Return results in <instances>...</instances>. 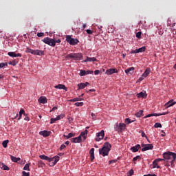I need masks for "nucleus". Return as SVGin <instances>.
I'll return each instance as SVG.
<instances>
[{"instance_id":"obj_46","label":"nucleus","mask_w":176,"mask_h":176,"mask_svg":"<svg viewBox=\"0 0 176 176\" xmlns=\"http://www.w3.org/2000/svg\"><path fill=\"white\" fill-rule=\"evenodd\" d=\"M58 120H60L56 119V118H51V124L55 123Z\"/></svg>"},{"instance_id":"obj_22","label":"nucleus","mask_w":176,"mask_h":176,"mask_svg":"<svg viewBox=\"0 0 176 176\" xmlns=\"http://www.w3.org/2000/svg\"><path fill=\"white\" fill-rule=\"evenodd\" d=\"M141 148V146H140V144H136L135 146H133L131 148V151L136 153L139 151V149Z\"/></svg>"},{"instance_id":"obj_21","label":"nucleus","mask_w":176,"mask_h":176,"mask_svg":"<svg viewBox=\"0 0 176 176\" xmlns=\"http://www.w3.org/2000/svg\"><path fill=\"white\" fill-rule=\"evenodd\" d=\"M96 58L95 57H91V58L87 57L86 60H83L81 62L83 63L87 62H96Z\"/></svg>"},{"instance_id":"obj_47","label":"nucleus","mask_w":176,"mask_h":176,"mask_svg":"<svg viewBox=\"0 0 176 176\" xmlns=\"http://www.w3.org/2000/svg\"><path fill=\"white\" fill-rule=\"evenodd\" d=\"M22 176H30V173L22 171Z\"/></svg>"},{"instance_id":"obj_33","label":"nucleus","mask_w":176,"mask_h":176,"mask_svg":"<svg viewBox=\"0 0 176 176\" xmlns=\"http://www.w3.org/2000/svg\"><path fill=\"white\" fill-rule=\"evenodd\" d=\"M132 122H134V120H132L130 118L124 119V123H126V124H131Z\"/></svg>"},{"instance_id":"obj_24","label":"nucleus","mask_w":176,"mask_h":176,"mask_svg":"<svg viewBox=\"0 0 176 176\" xmlns=\"http://www.w3.org/2000/svg\"><path fill=\"white\" fill-rule=\"evenodd\" d=\"M23 115L25 116H27V114L25 113V110L21 109V110H20V111L19 112V118H18V120H20V119H21V116H22Z\"/></svg>"},{"instance_id":"obj_58","label":"nucleus","mask_w":176,"mask_h":176,"mask_svg":"<svg viewBox=\"0 0 176 176\" xmlns=\"http://www.w3.org/2000/svg\"><path fill=\"white\" fill-rule=\"evenodd\" d=\"M133 173L134 171L132 169L128 172V173L129 174V176H132Z\"/></svg>"},{"instance_id":"obj_52","label":"nucleus","mask_w":176,"mask_h":176,"mask_svg":"<svg viewBox=\"0 0 176 176\" xmlns=\"http://www.w3.org/2000/svg\"><path fill=\"white\" fill-rule=\"evenodd\" d=\"M66 148V145L61 144V146H60V151H63V149H65Z\"/></svg>"},{"instance_id":"obj_12","label":"nucleus","mask_w":176,"mask_h":176,"mask_svg":"<svg viewBox=\"0 0 176 176\" xmlns=\"http://www.w3.org/2000/svg\"><path fill=\"white\" fill-rule=\"evenodd\" d=\"M118 73V69H108L107 70H106V74H107V76H111L113 74H116Z\"/></svg>"},{"instance_id":"obj_54","label":"nucleus","mask_w":176,"mask_h":176,"mask_svg":"<svg viewBox=\"0 0 176 176\" xmlns=\"http://www.w3.org/2000/svg\"><path fill=\"white\" fill-rule=\"evenodd\" d=\"M140 157L139 155L136 156L135 157L133 158V162H135L137 161L138 160H139Z\"/></svg>"},{"instance_id":"obj_40","label":"nucleus","mask_w":176,"mask_h":176,"mask_svg":"<svg viewBox=\"0 0 176 176\" xmlns=\"http://www.w3.org/2000/svg\"><path fill=\"white\" fill-rule=\"evenodd\" d=\"M34 52H35V50H32L31 48H27L26 49V52L28 53V54H32Z\"/></svg>"},{"instance_id":"obj_55","label":"nucleus","mask_w":176,"mask_h":176,"mask_svg":"<svg viewBox=\"0 0 176 176\" xmlns=\"http://www.w3.org/2000/svg\"><path fill=\"white\" fill-rule=\"evenodd\" d=\"M36 35L38 36V38L43 37V32L38 33Z\"/></svg>"},{"instance_id":"obj_37","label":"nucleus","mask_w":176,"mask_h":176,"mask_svg":"<svg viewBox=\"0 0 176 176\" xmlns=\"http://www.w3.org/2000/svg\"><path fill=\"white\" fill-rule=\"evenodd\" d=\"M17 63H18L16 61H15V60L8 62V65H12V66H15V65H16Z\"/></svg>"},{"instance_id":"obj_35","label":"nucleus","mask_w":176,"mask_h":176,"mask_svg":"<svg viewBox=\"0 0 176 176\" xmlns=\"http://www.w3.org/2000/svg\"><path fill=\"white\" fill-rule=\"evenodd\" d=\"M45 166V163L43 161L38 160V168H43Z\"/></svg>"},{"instance_id":"obj_14","label":"nucleus","mask_w":176,"mask_h":176,"mask_svg":"<svg viewBox=\"0 0 176 176\" xmlns=\"http://www.w3.org/2000/svg\"><path fill=\"white\" fill-rule=\"evenodd\" d=\"M72 143L77 144V143H81L82 142V138L80 137H76L74 138L71 140Z\"/></svg>"},{"instance_id":"obj_60","label":"nucleus","mask_w":176,"mask_h":176,"mask_svg":"<svg viewBox=\"0 0 176 176\" xmlns=\"http://www.w3.org/2000/svg\"><path fill=\"white\" fill-rule=\"evenodd\" d=\"M100 71L99 70H95L94 71V75H99Z\"/></svg>"},{"instance_id":"obj_1","label":"nucleus","mask_w":176,"mask_h":176,"mask_svg":"<svg viewBox=\"0 0 176 176\" xmlns=\"http://www.w3.org/2000/svg\"><path fill=\"white\" fill-rule=\"evenodd\" d=\"M38 157L43 160H46L51 162V164H50V166L51 167L56 166V163L59 162V159H60L59 156H54L52 158H50L47 155H40L38 156Z\"/></svg>"},{"instance_id":"obj_16","label":"nucleus","mask_w":176,"mask_h":176,"mask_svg":"<svg viewBox=\"0 0 176 176\" xmlns=\"http://www.w3.org/2000/svg\"><path fill=\"white\" fill-rule=\"evenodd\" d=\"M8 55L10 57H15V58H16V57H21V56H22L21 54H20V53L16 54V53L14 52H8Z\"/></svg>"},{"instance_id":"obj_34","label":"nucleus","mask_w":176,"mask_h":176,"mask_svg":"<svg viewBox=\"0 0 176 176\" xmlns=\"http://www.w3.org/2000/svg\"><path fill=\"white\" fill-rule=\"evenodd\" d=\"M175 104H176V102H173V100L167 102L168 107H173Z\"/></svg>"},{"instance_id":"obj_43","label":"nucleus","mask_w":176,"mask_h":176,"mask_svg":"<svg viewBox=\"0 0 176 176\" xmlns=\"http://www.w3.org/2000/svg\"><path fill=\"white\" fill-rule=\"evenodd\" d=\"M139 133H141V136H142V138H146V139H148L147 136L143 131H140Z\"/></svg>"},{"instance_id":"obj_44","label":"nucleus","mask_w":176,"mask_h":176,"mask_svg":"<svg viewBox=\"0 0 176 176\" xmlns=\"http://www.w3.org/2000/svg\"><path fill=\"white\" fill-rule=\"evenodd\" d=\"M162 125H161V124L159 122L155 123V124H154V128H162Z\"/></svg>"},{"instance_id":"obj_5","label":"nucleus","mask_w":176,"mask_h":176,"mask_svg":"<svg viewBox=\"0 0 176 176\" xmlns=\"http://www.w3.org/2000/svg\"><path fill=\"white\" fill-rule=\"evenodd\" d=\"M66 41L72 46H75L79 43V40L77 38H73L69 35L66 36Z\"/></svg>"},{"instance_id":"obj_2","label":"nucleus","mask_w":176,"mask_h":176,"mask_svg":"<svg viewBox=\"0 0 176 176\" xmlns=\"http://www.w3.org/2000/svg\"><path fill=\"white\" fill-rule=\"evenodd\" d=\"M111 147L112 146L111 145V144H109V142H105L103 144L102 148L99 149V154L102 155L103 157L108 155V153L111 151Z\"/></svg>"},{"instance_id":"obj_7","label":"nucleus","mask_w":176,"mask_h":176,"mask_svg":"<svg viewBox=\"0 0 176 176\" xmlns=\"http://www.w3.org/2000/svg\"><path fill=\"white\" fill-rule=\"evenodd\" d=\"M43 42L51 47L56 46V41H54V38H50L49 37H47V38H43Z\"/></svg>"},{"instance_id":"obj_49","label":"nucleus","mask_w":176,"mask_h":176,"mask_svg":"<svg viewBox=\"0 0 176 176\" xmlns=\"http://www.w3.org/2000/svg\"><path fill=\"white\" fill-rule=\"evenodd\" d=\"M65 117L63 115L58 116V117L55 118L54 119L61 120Z\"/></svg>"},{"instance_id":"obj_27","label":"nucleus","mask_w":176,"mask_h":176,"mask_svg":"<svg viewBox=\"0 0 176 176\" xmlns=\"http://www.w3.org/2000/svg\"><path fill=\"white\" fill-rule=\"evenodd\" d=\"M137 97L138 98H144L146 97V93L145 92H140L137 94Z\"/></svg>"},{"instance_id":"obj_53","label":"nucleus","mask_w":176,"mask_h":176,"mask_svg":"<svg viewBox=\"0 0 176 176\" xmlns=\"http://www.w3.org/2000/svg\"><path fill=\"white\" fill-rule=\"evenodd\" d=\"M153 114L151 113V114H148L147 116H144V117H143V118H151V117H153Z\"/></svg>"},{"instance_id":"obj_18","label":"nucleus","mask_w":176,"mask_h":176,"mask_svg":"<svg viewBox=\"0 0 176 176\" xmlns=\"http://www.w3.org/2000/svg\"><path fill=\"white\" fill-rule=\"evenodd\" d=\"M54 88L56 89H63L67 91V87H66V86L63 85V84H58L57 85H55Z\"/></svg>"},{"instance_id":"obj_8","label":"nucleus","mask_w":176,"mask_h":176,"mask_svg":"<svg viewBox=\"0 0 176 176\" xmlns=\"http://www.w3.org/2000/svg\"><path fill=\"white\" fill-rule=\"evenodd\" d=\"M104 130H102L100 133H96V139H95V141L96 142H100L101 141V140L104 139Z\"/></svg>"},{"instance_id":"obj_56","label":"nucleus","mask_w":176,"mask_h":176,"mask_svg":"<svg viewBox=\"0 0 176 176\" xmlns=\"http://www.w3.org/2000/svg\"><path fill=\"white\" fill-rule=\"evenodd\" d=\"M86 32H87V34H93V31H91V30H86Z\"/></svg>"},{"instance_id":"obj_13","label":"nucleus","mask_w":176,"mask_h":176,"mask_svg":"<svg viewBox=\"0 0 176 176\" xmlns=\"http://www.w3.org/2000/svg\"><path fill=\"white\" fill-rule=\"evenodd\" d=\"M38 134H40V135H43V137H44V138H47L51 135V132H50L48 131H41L38 132Z\"/></svg>"},{"instance_id":"obj_38","label":"nucleus","mask_w":176,"mask_h":176,"mask_svg":"<svg viewBox=\"0 0 176 176\" xmlns=\"http://www.w3.org/2000/svg\"><path fill=\"white\" fill-rule=\"evenodd\" d=\"M9 141L8 140H5L2 142V146L5 148H7V144H8Z\"/></svg>"},{"instance_id":"obj_3","label":"nucleus","mask_w":176,"mask_h":176,"mask_svg":"<svg viewBox=\"0 0 176 176\" xmlns=\"http://www.w3.org/2000/svg\"><path fill=\"white\" fill-rule=\"evenodd\" d=\"M162 156L164 157V158H165V160H172L171 162L172 164L174 163V162H175L176 160L175 153H173L170 151L164 152V154H162Z\"/></svg>"},{"instance_id":"obj_62","label":"nucleus","mask_w":176,"mask_h":176,"mask_svg":"<svg viewBox=\"0 0 176 176\" xmlns=\"http://www.w3.org/2000/svg\"><path fill=\"white\" fill-rule=\"evenodd\" d=\"M57 109H58V107H53V109H52L51 112L54 111H56Z\"/></svg>"},{"instance_id":"obj_31","label":"nucleus","mask_w":176,"mask_h":176,"mask_svg":"<svg viewBox=\"0 0 176 176\" xmlns=\"http://www.w3.org/2000/svg\"><path fill=\"white\" fill-rule=\"evenodd\" d=\"M143 113H144L143 110H140L139 112H136L135 113L136 118H141V116H142Z\"/></svg>"},{"instance_id":"obj_57","label":"nucleus","mask_w":176,"mask_h":176,"mask_svg":"<svg viewBox=\"0 0 176 176\" xmlns=\"http://www.w3.org/2000/svg\"><path fill=\"white\" fill-rule=\"evenodd\" d=\"M118 162V160H113L109 161V164H113V163H116Z\"/></svg>"},{"instance_id":"obj_6","label":"nucleus","mask_w":176,"mask_h":176,"mask_svg":"<svg viewBox=\"0 0 176 176\" xmlns=\"http://www.w3.org/2000/svg\"><path fill=\"white\" fill-rule=\"evenodd\" d=\"M126 129V124L124 123H116L114 126V130L118 133H122L124 130Z\"/></svg>"},{"instance_id":"obj_41","label":"nucleus","mask_w":176,"mask_h":176,"mask_svg":"<svg viewBox=\"0 0 176 176\" xmlns=\"http://www.w3.org/2000/svg\"><path fill=\"white\" fill-rule=\"evenodd\" d=\"M74 106L75 107H82L83 106V102H75Z\"/></svg>"},{"instance_id":"obj_10","label":"nucleus","mask_w":176,"mask_h":176,"mask_svg":"<svg viewBox=\"0 0 176 176\" xmlns=\"http://www.w3.org/2000/svg\"><path fill=\"white\" fill-rule=\"evenodd\" d=\"M30 54H33L34 56H45V51L39 50H35L34 52L32 53H30Z\"/></svg>"},{"instance_id":"obj_45","label":"nucleus","mask_w":176,"mask_h":176,"mask_svg":"<svg viewBox=\"0 0 176 176\" xmlns=\"http://www.w3.org/2000/svg\"><path fill=\"white\" fill-rule=\"evenodd\" d=\"M135 36L138 38V39L141 38V32H138V33L135 34Z\"/></svg>"},{"instance_id":"obj_20","label":"nucleus","mask_w":176,"mask_h":176,"mask_svg":"<svg viewBox=\"0 0 176 176\" xmlns=\"http://www.w3.org/2000/svg\"><path fill=\"white\" fill-rule=\"evenodd\" d=\"M151 74V69L149 67H147L144 72L142 74V77L143 78H147V76Z\"/></svg>"},{"instance_id":"obj_50","label":"nucleus","mask_w":176,"mask_h":176,"mask_svg":"<svg viewBox=\"0 0 176 176\" xmlns=\"http://www.w3.org/2000/svg\"><path fill=\"white\" fill-rule=\"evenodd\" d=\"M7 63H0V68H3L4 67H7Z\"/></svg>"},{"instance_id":"obj_59","label":"nucleus","mask_w":176,"mask_h":176,"mask_svg":"<svg viewBox=\"0 0 176 176\" xmlns=\"http://www.w3.org/2000/svg\"><path fill=\"white\" fill-rule=\"evenodd\" d=\"M140 52H137L135 50H131V54H139Z\"/></svg>"},{"instance_id":"obj_4","label":"nucleus","mask_w":176,"mask_h":176,"mask_svg":"<svg viewBox=\"0 0 176 176\" xmlns=\"http://www.w3.org/2000/svg\"><path fill=\"white\" fill-rule=\"evenodd\" d=\"M66 58L73 59L75 61H79L82 58V54L81 53H70L69 54H67Z\"/></svg>"},{"instance_id":"obj_36","label":"nucleus","mask_w":176,"mask_h":176,"mask_svg":"<svg viewBox=\"0 0 176 176\" xmlns=\"http://www.w3.org/2000/svg\"><path fill=\"white\" fill-rule=\"evenodd\" d=\"M162 161H168V159H165V158H164V159L159 158V159L155 160L154 162H153L158 163L159 162H162Z\"/></svg>"},{"instance_id":"obj_32","label":"nucleus","mask_w":176,"mask_h":176,"mask_svg":"<svg viewBox=\"0 0 176 176\" xmlns=\"http://www.w3.org/2000/svg\"><path fill=\"white\" fill-rule=\"evenodd\" d=\"M167 114H168L167 112H164L162 113H151V115H153V116H155V117L161 116H166Z\"/></svg>"},{"instance_id":"obj_11","label":"nucleus","mask_w":176,"mask_h":176,"mask_svg":"<svg viewBox=\"0 0 176 176\" xmlns=\"http://www.w3.org/2000/svg\"><path fill=\"white\" fill-rule=\"evenodd\" d=\"M93 74V71H89V70L86 71L85 69H81L80 71V76H85L87 75H89V74Z\"/></svg>"},{"instance_id":"obj_15","label":"nucleus","mask_w":176,"mask_h":176,"mask_svg":"<svg viewBox=\"0 0 176 176\" xmlns=\"http://www.w3.org/2000/svg\"><path fill=\"white\" fill-rule=\"evenodd\" d=\"M38 103H41V104H47V98L46 97L41 96V97L38 98Z\"/></svg>"},{"instance_id":"obj_51","label":"nucleus","mask_w":176,"mask_h":176,"mask_svg":"<svg viewBox=\"0 0 176 176\" xmlns=\"http://www.w3.org/2000/svg\"><path fill=\"white\" fill-rule=\"evenodd\" d=\"M12 116H13V119H16L18 117L19 114L13 113Z\"/></svg>"},{"instance_id":"obj_17","label":"nucleus","mask_w":176,"mask_h":176,"mask_svg":"<svg viewBox=\"0 0 176 176\" xmlns=\"http://www.w3.org/2000/svg\"><path fill=\"white\" fill-rule=\"evenodd\" d=\"M87 133H88V131L85 130V131L81 132V133H80V135H78V137H80V138H82L83 141H85L87 138Z\"/></svg>"},{"instance_id":"obj_9","label":"nucleus","mask_w":176,"mask_h":176,"mask_svg":"<svg viewBox=\"0 0 176 176\" xmlns=\"http://www.w3.org/2000/svg\"><path fill=\"white\" fill-rule=\"evenodd\" d=\"M141 146L143 147L142 149H141V151L144 152L148 150H152L153 146V144H141Z\"/></svg>"},{"instance_id":"obj_30","label":"nucleus","mask_w":176,"mask_h":176,"mask_svg":"<svg viewBox=\"0 0 176 176\" xmlns=\"http://www.w3.org/2000/svg\"><path fill=\"white\" fill-rule=\"evenodd\" d=\"M135 51H136L137 52H140V53L144 52L146 51V47H142L139 49H136Z\"/></svg>"},{"instance_id":"obj_39","label":"nucleus","mask_w":176,"mask_h":176,"mask_svg":"<svg viewBox=\"0 0 176 176\" xmlns=\"http://www.w3.org/2000/svg\"><path fill=\"white\" fill-rule=\"evenodd\" d=\"M160 168V166L157 165V162H153V168Z\"/></svg>"},{"instance_id":"obj_29","label":"nucleus","mask_w":176,"mask_h":176,"mask_svg":"<svg viewBox=\"0 0 176 176\" xmlns=\"http://www.w3.org/2000/svg\"><path fill=\"white\" fill-rule=\"evenodd\" d=\"M10 160H12V162H13L14 163H17L18 161H20V158H16L14 156L10 155Z\"/></svg>"},{"instance_id":"obj_28","label":"nucleus","mask_w":176,"mask_h":176,"mask_svg":"<svg viewBox=\"0 0 176 176\" xmlns=\"http://www.w3.org/2000/svg\"><path fill=\"white\" fill-rule=\"evenodd\" d=\"M89 154L91 155V161L94 160V148H91Z\"/></svg>"},{"instance_id":"obj_19","label":"nucleus","mask_w":176,"mask_h":176,"mask_svg":"<svg viewBox=\"0 0 176 176\" xmlns=\"http://www.w3.org/2000/svg\"><path fill=\"white\" fill-rule=\"evenodd\" d=\"M87 85H89V82H86V83H78V90H81L85 89V87H87Z\"/></svg>"},{"instance_id":"obj_42","label":"nucleus","mask_w":176,"mask_h":176,"mask_svg":"<svg viewBox=\"0 0 176 176\" xmlns=\"http://www.w3.org/2000/svg\"><path fill=\"white\" fill-rule=\"evenodd\" d=\"M30 164H26V165H25V167H23V170L30 171Z\"/></svg>"},{"instance_id":"obj_63","label":"nucleus","mask_w":176,"mask_h":176,"mask_svg":"<svg viewBox=\"0 0 176 176\" xmlns=\"http://www.w3.org/2000/svg\"><path fill=\"white\" fill-rule=\"evenodd\" d=\"M55 43H61V40L58 39L57 41L54 40Z\"/></svg>"},{"instance_id":"obj_61","label":"nucleus","mask_w":176,"mask_h":176,"mask_svg":"<svg viewBox=\"0 0 176 176\" xmlns=\"http://www.w3.org/2000/svg\"><path fill=\"white\" fill-rule=\"evenodd\" d=\"M146 77H144V76H141L139 78V81L140 82H142V80H144V78H145Z\"/></svg>"},{"instance_id":"obj_26","label":"nucleus","mask_w":176,"mask_h":176,"mask_svg":"<svg viewBox=\"0 0 176 176\" xmlns=\"http://www.w3.org/2000/svg\"><path fill=\"white\" fill-rule=\"evenodd\" d=\"M68 101L72 102H78V101H83V98H80V97L79 98H73V99H70Z\"/></svg>"},{"instance_id":"obj_64","label":"nucleus","mask_w":176,"mask_h":176,"mask_svg":"<svg viewBox=\"0 0 176 176\" xmlns=\"http://www.w3.org/2000/svg\"><path fill=\"white\" fill-rule=\"evenodd\" d=\"M26 117H25V118L23 120H26V121H30V118L27 116H25Z\"/></svg>"},{"instance_id":"obj_48","label":"nucleus","mask_w":176,"mask_h":176,"mask_svg":"<svg viewBox=\"0 0 176 176\" xmlns=\"http://www.w3.org/2000/svg\"><path fill=\"white\" fill-rule=\"evenodd\" d=\"M66 136H68V138H73V137H75V133H68V135H66Z\"/></svg>"},{"instance_id":"obj_23","label":"nucleus","mask_w":176,"mask_h":176,"mask_svg":"<svg viewBox=\"0 0 176 176\" xmlns=\"http://www.w3.org/2000/svg\"><path fill=\"white\" fill-rule=\"evenodd\" d=\"M134 72V67H129L127 69H126L124 71V72L127 74V75H132L133 72Z\"/></svg>"},{"instance_id":"obj_25","label":"nucleus","mask_w":176,"mask_h":176,"mask_svg":"<svg viewBox=\"0 0 176 176\" xmlns=\"http://www.w3.org/2000/svg\"><path fill=\"white\" fill-rule=\"evenodd\" d=\"M0 168H1L3 170H10V168L5 165L3 163H0Z\"/></svg>"}]
</instances>
